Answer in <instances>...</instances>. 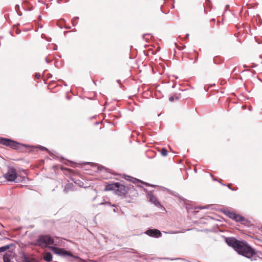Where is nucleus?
Segmentation results:
<instances>
[{
    "instance_id": "obj_1",
    "label": "nucleus",
    "mask_w": 262,
    "mask_h": 262,
    "mask_svg": "<svg viewBox=\"0 0 262 262\" xmlns=\"http://www.w3.org/2000/svg\"><path fill=\"white\" fill-rule=\"evenodd\" d=\"M235 251L238 254L251 259V260L256 259L254 249L250 246L246 241H239Z\"/></svg>"
},
{
    "instance_id": "obj_2",
    "label": "nucleus",
    "mask_w": 262,
    "mask_h": 262,
    "mask_svg": "<svg viewBox=\"0 0 262 262\" xmlns=\"http://www.w3.org/2000/svg\"><path fill=\"white\" fill-rule=\"evenodd\" d=\"M105 191L115 190L118 195H126L127 191L125 187L119 183H115L107 184L104 189Z\"/></svg>"
},
{
    "instance_id": "obj_3",
    "label": "nucleus",
    "mask_w": 262,
    "mask_h": 262,
    "mask_svg": "<svg viewBox=\"0 0 262 262\" xmlns=\"http://www.w3.org/2000/svg\"><path fill=\"white\" fill-rule=\"evenodd\" d=\"M54 243V239L49 235H40L35 241V245L42 248L47 247Z\"/></svg>"
},
{
    "instance_id": "obj_4",
    "label": "nucleus",
    "mask_w": 262,
    "mask_h": 262,
    "mask_svg": "<svg viewBox=\"0 0 262 262\" xmlns=\"http://www.w3.org/2000/svg\"><path fill=\"white\" fill-rule=\"evenodd\" d=\"M4 177L8 181H15L17 183L16 170L15 168L9 167L7 172L4 174Z\"/></svg>"
},
{
    "instance_id": "obj_5",
    "label": "nucleus",
    "mask_w": 262,
    "mask_h": 262,
    "mask_svg": "<svg viewBox=\"0 0 262 262\" xmlns=\"http://www.w3.org/2000/svg\"><path fill=\"white\" fill-rule=\"evenodd\" d=\"M50 248L53 253L63 257H73V255L71 252L68 251L63 248L54 246H51Z\"/></svg>"
},
{
    "instance_id": "obj_6",
    "label": "nucleus",
    "mask_w": 262,
    "mask_h": 262,
    "mask_svg": "<svg viewBox=\"0 0 262 262\" xmlns=\"http://www.w3.org/2000/svg\"><path fill=\"white\" fill-rule=\"evenodd\" d=\"M144 233L150 237L155 238H158L162 236L161 231L157 229H148Z\"/></svg>"
},
{
    "instance_id": "obj_7",
    "label": "nucleus",
    "mask_w": 262,
    "mask_h": 262,
    "mask_svg": "<svg viewBox=\"0 0 262 262\" xmlns=\"http://www.w3.org/2000/svg\"><path fill=\"white\" fill-rule=\"evenodd\" d=\"M225 242L228 246L232 247L234 250H235L239 241L234 237H231L226 238Z\"/></svg>"
},
{
    "instance_id": "obj_8",
    "label": "nucleus",
    "mask_w": 262,
    "mask_h": 262,
    "mask_svg": "<svg viewBox=\"0 0 262 262\" xmlns=\"http://www.w3.org/2000/svg\"><path fill=\"white\" fill-rule=\"evenodd\" d=\"M147 198L149 202L154 204L156 206H161V205L158 201L157 198L151 192L147 193Z\"/></svg>"
},
{
    "instance_id": "obj_9",
    "label": "nucleus",
    "mask_w": 262,
    "mask_h": 262,
    "mask_svg": "<svg viewBox=\"0 0 262 262\" xmlns=\"http://www.w3.org/2000/svg\"><path fill=\"white\" fill-rule=\"evenodd\" d=\"M236 217H236V219L235 220V221H236V222H244L243 224L245 225H246L247 223L249 222L247 220H246L244 216H243L242 215H241L239 214H237Z\"/></svg>"
},
{
    "instance_id": "obj_10",
    "label": "nucleus",
    "mask_w": 262,
    "mask_h": 262,
    "mask_svg": "<svg viewBox=\"0 0 262 262\" xmlns=\"http://www.w3.org/2000/svg\"><path fill=\"white\" fill-rule=\"evenodd\" d=\"M10 142H11V140L10 139L0 137V144L2 145L9 146Z\"/></svg>"
},
{
    "instance_id": "obj_11",
    "label": "nucleus",
    "mask_w": 262,
    "mask_h": 262,
    "mask_svg": "<svg viewBox=\"0 0 262 262\" xmlns=\"http://www.w3.org/2000/svg\"><path fill=\"white\" fill-rule=\"evenodd\" d=\"M20 145L21 144L19 143L11 140V142H10V144L9 146L14 149H17L19 148Z\"/></svg>"
},
{
    "instance_id": "obj_12",
    "label": "nucleus",
    "mask_w": 262,
    "mask_h": 262,
    "mask_svg": "<svg viewBox=\"0 0 262 262\" xmlns=\"http://www.w3.org/2000/svg\"><path fill=\"white\" fill-rule=\"evenodd\" d=\"M52 255L50 252H47L43 256V259L47 262H50L52 260Z\"/></svg>"
},
{
    "instance_id": "obj_13",
    "label": "nucleus",
    "mask_w": 262,
    "mask_h": 262,
    "mask_svg": "<svg viewBox=\"0 0 262 262\" xmlns=\"http://www.w3.org/2000/svg\"><path fill=\"white\" fill-rule=\"evenodd\" d=\"M14 246V244L13 243H11L10 244L2 246L0 247V253L1 252H4L9 249H10L11 247Z\"/></svg>"
},
{
    "instance_id": "obj_14",
    "label": "nucleus",
    "mask_w": 262,
    "mask_h": 262,
    "mask_svg": "<svg viewBox=\"0 0 262 262\" xmlns=\"http://www.w3.org/2000/svg\"><path fill=\"white\" fill-rule=\"evenodd\" d=\"M126 177L127 178H128V179H127L126 178H125L126 179L131 181L134 183H136V182H141V183H142L145 184L146 186L148 185V184L147 183L142 182L141 181H140L139 179H137L136 178H134L133 177H130L127 176Z\"/></svg>"
},
{
    "instance_id": "obj_15",
    "label": "nucleus",
    "mask_w": 262,
    "mask_h": 262,
    "mask_svg": "<svg viewBox=\"0 0 262 262\" xmlns=\"http://www.w3.org/2000/svg\"><path fill=\"white\" fill-rule=\"evenodd\" d=\"M237 214H236L235 213L232 212L228 211V212H227V216L229 218H230L234 221L235 220L236 217H236Z\"/></svg>"
},
{
    "instance_id": "obj_16",
    "label": "nucleus",
    "mask_w": 262,
    "mask_h": 262,
    "mask_svg": "<svg viewBox=\"0 0 262 262\" xmlns=\"http://www.w3.org/2000/svg\"><path fill=\"white\" fill-rule=\"evenodd\" d=\"M3 260L4 262H11L10 258L7 254H5L3 255Z\"/></svg>"
},
{
    "instance_id": "obj_17",
    "label": "nucleus",
    "mask_w": 262,
    "mask_h": 262,
    "mask_svg": "<svg viewBox=\"0 0 262 262\" xmlns=\"http://www.w3.org/2000/svg\"><path fill=\"white\" fill-rule=\"evenodd\" d=\"M161 154L163 156H166L167 155V150L165 148H162L161 149Z\"/></svg>"
},
{
    "instance_id": "obj_18",
    "label": "nucleus",
    "mask_w": 262,
    "mask_h": 262,
    "mask_svg": "<svg viewBox=\"0 0 262 262\" xmlns=\"http://www.w3.org/2000/svg\"><path fill=\"white\" fill-rule=\"evenodd\" d=\"M79 18L78 17H75L72 19V23L73 26H75L77 24V19Z\"/></svg>"
},
{
    "instance_id": "obj_19",
    "label": "nucleus",
    "mask_w": 262,
    "mask_h": 262,
    "mask_svg": "<svg viewBox=\"0 0 262 262\" xmlns=\"http://www.w3.org/2000/svg\"><path fill=\"white\" fill-rule=\"evenodd\" d=\"M71 189V186L70 184H67L64 188V191L66 192H68Z\"/></svg>"
},
{
    "instance_id": "obj_20",
    "label": "nucleus",
    "mask_w": 262,
    "mask_h": 262,
    "mask_svg": "<svg viewBox=\"0 0 262 262\" xmlns=\"http://www.w3.org/2000/svg\"><path fill=\"white\" fill-rule=\"evenodd\" d=\"M104 204H106L108 206H115V205H111V203L110 202H104V203H100L99 205H104Z\"/></svg>"
},
{
    "instance_id": "obj_21",
    "label": "nucleus",
    "mask_w": 262,
    "mask_h": 262,
    "mask_svg": "<svg viewBox=\"0 0 262 262\" xmlns=\"http://www.w3.org/2000/svg\"><path fill=\"white\" fill-rule=\"evenodd\" d=\"M194 52H195L196 53V55H195V59H194V61H193V63H195L197 62L198 60V53L196 52L195 50H194Z\"/></svg>"
},
{
    "instance_id": "obj_22",
    "label": "nucleus",
    "mask_w": 262,
    "mask_h": 262,
    "mask_svg": "<svg viewBox=\"0 0 262 262\" xmlns=\"http://www.w3.org/2000/svg\"><path fill=\"white\" fill-rule=\"evenodd\" d=\"M38 148H39L41 150H42V151H43V150L48 151V149L46 147H45L44 146H40V145L38 146Z\"/></svg>"
},
{
    "instance_id": "obj_23",
    "label": "nucleus",
    "mask_w": 262,
    "mask_h": 262,
    "mask_svg": "<svg viewBox=\"0 0 262 262\" xmlns=\"http://www.w3.org/2000/svg\"><path fill=\"white\" fill-rule=\"evenodd\" d=\"M197 208L202 210V209H208V207L207 206H198L197 207Z\"/></svg>"
},
{
    "instance_id": "obj_24",
    "label": "nucleus",
    "mask_w": 262,
    "mask_h": 262,
    "mask_svg": "<svg viewBox=\"0 0 262 262\" xmlns=\"http://www.w3.org/2000/svg\"><path fill=\"white\" fill-rule=\"evenodd\" d=\"M40 77V74L38 73H35V78L36 79H39Z\"/></svg>"
},
{
    "instance_id": "obj_25",
    "label": "nucleus",
    "mask_w": 262,
    "mask_h": 262,
    "mask_svg": "<svg viewBox=\"0 0 262 262\" xmlns=\"http://www.w3.org/2000/svg\"><path fill=\"white\" fill-rule=\"evenodd\" d=\"M166 233H169V234H177V233H179V232L178 231H169L168 232H165Z\"/></svg>"
},
{
    "instance_id": "obj_26",
    "label": "nucleus",
    "mask_w": 262,
    "mask_h": 262,
    "mask_svg": "<svg viewBox=\"0 0 262 262\" xmlns=\"http://www.w3.org/2000/svg\"><path fill=\"white\" fill-rule=\"evenodd\" d=\"M15 9L16 12L18 11V10H19V6L18 5H16L15 6Z\"/></svg>"
},
{
    "instance_id": "obj_27",
    "label": "nucleus",
    "mask_w": 262,
    "mask_h": 262,
    "mask_svg": "<svg viewBox=\"0 0 262 262\" xmlns=\"http://www.w3.org/2000/svg\"><path fill=\"white\" fill-rule=\"evenodd\" d=\"M174 97L173 96H170L169 98V100L171 102H172L174 101Z\"/></svg>"
},
{
    "instance_id": "obj_28",
    "label": "nucleus",
    "mask_w": 262,
    "mask_h": 262,
    "mask_svg": "<svg viewBox=\"0 0 262 262\" xmlns=\"http://www.w3.org/2000/svg\"><path fill=\"white\" fill-rule=\"evenodd\" d=\"M45 61L47 63H50L52 61V60H49L47 58L45 59Z\"/></svg>"
},
{
    "instance_id": "obj_29",
    "label": "nucleus",
    "mask_w": 262,
    "mask_h": 262,
    "mask_svg": "<svg viewBox=\"0 0 262 262\" xmlns=\"http://www.w3.org/2000/svg\"><path fill=\"white\" fill-rule=\"evenodd\" d=\"M16 12L17 13V14L19 16L22 15V12L18 10V11H17Z\"/></svg>"
},
{
    "instance_id": "obj_30",
    "label": "nucleus",
    "mask_w": 262,
    "mask_h": 262,
    "mask_svg": "<svg viewBox=\"0 0 262 262\" xmlns=\"http://www.w3.org/2000/svg\"><path fill=\"white\" fill-rule=\"evenodd\" d=\"M21 32V31L18 29H16V33L18 34H19Z\"/></svg>"
},
{
    "instance_id": "obj_31",
    "label": "nucleus",
    "mask_w": 262,
    "mask_h": 262,
    "mask_svg": "<svg viewBox=\"0 0 262 262\" xmlns=\"http://www.w3.org/2000/svg\"><path fill=\"white\" fill-rule=\"evenodd\" d=\"M210 174L211 177L213 178V181H216V180L215 178H213V176L211 173H210Z\"/></svg>"
},
{
    "instance_id": "obj_32",
    "label": "nucleus",
    "mask_w": 262,
    "mask_h": 262,
    "mask_svg": "<svg viewBox=\"0 0 262 262\" xmlns=\"http://www.w3.org/2000/svg\"><path fill=\"white\" fill-rule=\"evenodd\" d=\"M57 50V45H55L54 48V50Z\"/></svg>"
},
{
    "instance_id": "obj_33",
    "label": "nucleus",
    "mask_w": 262,
    "mask_h": 262,
    "mask_svg": "<svg viewBox=\"0 0 262 262\" xmlns=\"http://www.w3.org/2000/svg\"><path fill=\"white\" fill-rule=\"evenodd\" d=\"M188 37H189V34H187L186 35L185 38H186V39H187V38H188Z\"/></svg>"
},
{
    "instance_id": "obj_34",
    "label": "nucleus",
    "mask_w": 262,
    "mask_h": 262,
    "mask_svg": "<svg viewBox=\"0 0 262 262\" xmlns=\"http://www.w3.org/2000/svg\"><path fill=\"white\" fill-rule=\"evenodd\" d=\"M146 35V34H144V35H143V39H144L145 36Z\"/></svg>"
},
{
    "instance_id": "obj_35",
    "label": "nucleus",
    "mask_w": 262,
    "mask_h": 262,
    "mask_svg": "<svg viewBox=\"0 0 262 262\" xmlns=\"http://www.w3.org/2000/svg\"><path fill=\"white\" fill-rule=\"evenodd\" d=\"M51 76H52V75H51V74H49V77H51Z\"/></svg>"
},
{
    "instance_id": "obj_36",
    "label": "nucleus",
    "mask_w": 262,
    "mask_h": 262,
    "mask_svg": "<svg viewBox=\"0 0 262 262\" xmlns=\"http://www.w3.org/2000/svg\"><path fill=\"white\" fill-rule=\"evenodd\" d=\"M221 184H222V185H225V184L222 183L220 181H219Z\"/></svg>"
},
{
    "instance_id": "obj_37",
    "label": "nucleus",
    "mask_w": 262,
    "mask_h": 262,
    "mask_svg": "<svg viewBox=\"0 0 262 262\" xmlns=\"http://www.w3.org/2000/svg\"><path fill=\"white\" fill-rule=\"evenodd\" d=\"M64 85L65 86H67V84L64 82Z\"/></svg>"
},
{
    "instance_id": "obj_38",
    "label": "nucleus",
    "mask_w": 262,
    "mask_h": 262,
    "mask_svg": "<svg viewBox=\"0 0 262 262\" xmlns=\"http://www.w3.org/2000/svg\"><path fill=\"white\" fill-rule=\"evenodd\" d=\"M226 8H228V7H229V5H226Z\"/></svg>"
},
{
    "instance_id": "obj_39",
    "label": "nucleus",
    "mask_w": 262,
    "mask_h": 262,
    "mask_svg": "<svg viewBox=\"0 0 262 262\" xmlns=\"http://www.w3.org/2000/svg\"><path fill=\"white\" fill-rule=\"evenodd\" d=\"M57 2H58V3H60V2H59V0H57Z\"/></svg>"
},
{
    "instance_id": "obj_40",
    "label": "nucleus",
    "mask_w": 262,
    "mask_h": 262,
    "mask_svg": "<svg viewBox=\"0 0 262 262\" xmlns=\"http://www.w3.org/2000/svg\"><path fill=\"white\" fill-rule=\"evenodd\" d=\"M255 66H256V65H254L252 67H255Z\"/></svg>"
},
{
    "instance_id": "obj_41",
    "label": "nucleus",
    "mask_w": 262,
    "mask_h": 262,
    "mask_svg": "<svg viewBox=\"0 0 262 262\" xmlns=\"http://www.w3.org/2000/svg\"><path fill=\"white\" fill-rule=\"evenodd\" d=\"M70 27H66L67 29L70 28Z\"/></svg>"
},
{
    "instance_id": "obj_42",
    "label": "nucleus",
    "mask_w": 262,
    "mask_h": 262,
    "mask_svg": "<svg viewBox=\"0 0 262 262\" xmlns=\"http://www.w3.org/2000/svg\"><path fill=\"white\" fill-rule=\"evenodd\" d=\"M176 98L177 99H178V97H176Z\"/></svg>"
}]
</instances>
